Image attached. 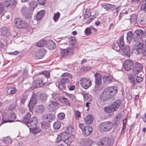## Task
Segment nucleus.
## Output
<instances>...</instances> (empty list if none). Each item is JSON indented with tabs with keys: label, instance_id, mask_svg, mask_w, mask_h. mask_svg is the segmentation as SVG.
I'll return each instance as SVG.
<instances>
[{
	"label": "nucleus",
	"instance_id": "nucleus-1",
	"mask_svg": "<svg viewBox=\"0 0 146 146\" xmlns=\"http://www.w3.org/2000/svg\"><path fill=\"white\" fill-rule=\"evenodd\" d=\"M48 96L44 93H41L40 92H38L33 93L30 100L28 106L30 111H31L33 108L36 103V100L38 99L42 102H45L47 100Z\"/></svg>",
	"mask_w": 146,
	"mask_h": 146
},
{
	"label": "nucleus",
	"instance_id": "nucleus-2",
	"mask_svg": "<svg viewBox=\"0 0 146 146\" xmlns=\"http://www.w3.org/2000/svg\"><path fill=\"white\" fill-rule=\"evenodd\" d=\"M117 88L114 86L106 88L101 94V99L104 102L108 100L117 94Z\"/></svg>",
	"mask_w": 146,
	"mask_h": 146
},
{
	"label": "nucleus",
	"instance_id": "nucleus-3",
	"mask_svg": "<svg viewBox=\"0 0 146 146\" xmlns=\"http://www.w3.org/2000/svg\"><path fill=\"white\" fill-rule=\"evenodd\" d=\"M132 46L133 52L136 54H141L146 56V48L143 47V43L140 41H134Z\"/></svg>",
	"mask_w": 146,
	"mask_h": 146
},
{
	"label": "nucleus",
	"instance_id": "nucleus-4",
	"mask_svg": "<svg viewBox=\"0 0 146 146\" xmlns=\"http://www.w3.org/2000/svg\"><path fill=\"white\" fill-rule=\"evenodd\" d=\"M113 126V124L111 123L106 121L101 123L99 126V128L101 131H108L111 129Z\"/></svg>",
	"mask_w": 146,
	"mask_h": 146
},
{
	"label": "nucleus",
	"instance_id": "nucleus-5",
	"mask_svg": "<svg viewBox=\"0 0 146 146\" xmlns=\"http://www.w3.org/2000/svg\"><path fill=\"white\" fill-rule=\"evenodd\" d=\"M14 25L17 28L25 29L26 28L28 24L26 21L22 20L21 18H16L14 21Z\"/></svg>",
	"mask_w": 146,
	"mask_h": 146
},
{
	"label": "nucleus",
	"instance_id": "nucleus-6",
	"mask_svg": "<svg viewBox=\"0 0 146 146\" xmlns=\"http://www.w3.org/2000/svg\"><path fill=\"white\" fill-rule=\"evenodd\" d=\"M16 116L15 113L12 111H10L8 113L7 116H6V117H3V118L2 119V122L3 123H5L7 122H11L14 121L16 118Z\"/></svg>",
	"mask_w": 146,
	"mask_h": 146
},
{
	"label": "nucleus",
	"instance_id": "nucleus-7",
	"mask_svg": "<svg viewBox=\"0 0 146 146\" xmlns=\"http://www.w3.org/2000/svg\"><path fill=\"white\" fill-rule=\"evenodd\" d=\"M74 53L72 47H68L60 51V53L62 57L69 56Z\"/></svg>",
	"mask_w": 146,
	"mask_h": 146
},
{
	"label": "nucleus",
	"instance_id": "nucleus-8",
	"mask_svg": "<svg viewBox=\"0 0 146 146\" xmlns=\"http://www.w3.org/2000/svg\"><path fill=\"white\" fill-rule=\"evenodd\" d=\"M80 81L82 86L86 89L88 88L92 85L91 80L87 78H82Z\"/></svg>",
	"mask_w": 146,
	"mask_h": 146
},
{
	"label": "nucleus",
	"instance_id": "nucleus-9",
	"mask_svg": "<svg viewBox=\"0 0 146 146\" xmlns=\"http://www.w3.org/2000/svg\"><path fill=\"white\" fill-rule=\"evenodd\" d=\"M59 103L57 101L53 100L50 101L48 103L47 108L50 111H53L56 109V107L58 106Z\"/></svg>",
	"mask_w": 146,
	"mask_h": 146
},
{
	"label": "nucleus",
	"instance_id": "nucleus-10",
	"mask_svg": "<svg viewBox=\"0 0 146 146\" xmlns=\"http://www.w3.org/2000/svg\"><path fill=\"white\" fill-rule=\"evenodd\" d=\"M143 31L141 29H137L134 32L133 39L134 41H140L142 38Z\"/></svg>",
	"mask_w": 146,
	"mask_h": 146
},
{
	"label": "nucleus",
	"instance_id": "nucleus-11",
	"mask_svg": "<svg viewBox=\"0 0 146 146\" xmlns=\"http://www.w3.org/2000/svg\"><path fill=\"white\" fill-rule=\"evenodd\" d=\"M21 11L23 15L26 19H28L31 17L32 12L31 10H29L28 8L27 7L23 6Z\"/></svg>",
	"mask_w": 146,
	"mask_h": 146
},
{
	"label": "nucleus",
	"instance_id": "nucleus-12",
	"mask_svg": "<svg viewBox=\"0 0 146 146\" xmlns=\"http://www.w3.org/2000/svg\"><path fill=\"white\" fill-rule=\"evenodd\" d=\"M111 142L110 138L106 137L103 138L99 143V146H110Z\"/></svg>",
	"mask_w": 146,
	"mask_h": 146
},
{
	"label": "nucleus",
	"instance_id": "nucleus-13",
	"mask_svg": "<svg viewBox=\"0 0 146 146\" xmlns=\"http://www.w3.org/2000/svg\"><path fill=\"white\" fill-rule=\"evenodd\" d=\"M38 120L36 117L32 118L28 124L27 126L29 127L31 132V131L32 128L36 127L38 123Z\"/></svg>",
	"mask_w": 146,
	"mask_h": 146
},
{
	"label": "nucleus",
	"instance_id": "nucleus-14",
	"mask_svg": "<svg viewBox=\"0 0 146 146\" xmlns=\"http://www.w3.org/2000/svg\"><path fill=\"white\" fill-rule=\"evenodd\" d=\"M133 64L132 62L129 60H126L124 62V67L126 70L129 71L133 67Z\"/></svg>",
	"mask_w": 146,
	"mask_h": 146
},
{
	"label": "nucleus",
	"instance_id": "nucleus-15",
	"mask_svg": "<svg viewBox=\"0 0 146 146\" xmlns=\"http://www.w3.org/2000/svg\"><path fill=\"white\" fill-rule=\"evenodd\" d=\"M143 66L141 64L136 62L135 63L133 71L135 73V74H137L142 70Z\"/></svg>",
	"mask_w": 146,
	"mask_h": 146
},
{
	"label": "nucleus",
	"instance_id": "nucleus-16",
	"mask_svg": "<svg viewBox=\"0 0 146 146\" xmlns=\"http://www.w3.org/2000/svg\"><path fill=\"white\" fill-rule=\"evenodd\" d=\"M46 53V50L45 49L42 48L38 50L36 53V57H35V59H38L42 58Z\"/></svg>",
	"mask_w": 146,
	"mask_h": 146
},
{
	"label": "nucleus",
	"instance_id": "nucleus-17",
	"mask_svg": "<svg viewBox=\"0 0 146 146\" xmlns=\"http://www.w3.org/2000/svg\"><path fill=\"white\" fill-rule=\"evenodd\" d=\"M92 131V127L89 125L85 126L83 129L82 132L83 134L85 136H87L90 135Z\"/></svg>",
	"mask_w": 146,
	"mask_h": 146
},
{
	"label": "nucleus",
	"instance_id": "nucleus-18",
	"mask_svg": "<svg viewBox=\"0 0 146 146\" xmlns=\"http://www.w3.org/2000/svg\"><path fill=\"white\" fill-rule=\"evenodd\" d=\"M92 141L89 138H85L82 139L81 144L82 146H91L92 144Z\"/></svg>",
	"mask_w": 146,
	"mask_h": 146
},
{
	"label": "nucleus",
	"instance_id": "nucleus-19",
	"mask_svg": "<svg viewBox=\"0 0 146 146\" xmlns=\"http://www.w3.org/2000/svg\"><path fill=\"white\" fill-rule=\"evenodd\" d=\"M33 85L35 88L41 87L43 85V81L40 79H36L33 82Z\"/></svg>",
	"mask_w": 146,
	"mask_h": 146
},
{
	"label": "nucleus",
	"instance_id": "nucleus-20",
	"mask_svg": "<svg viewBox=\"0 0 146 146\" xmlns=\"http://www.w3.org/2000/svg\"><path fill=\"white\" fill-rule=\"evenodd\" d=\"M94 76L95 77V82L97 86L100 85L102 81V76L99 73H96L94 74Z\"/></svg>",
	"mask_w": 146,
	"mask_h": 146
},
{
	"label": "nucleus",
	"instance_id": "nucleus-21",
	"mask_svg": "<svg viewBox=\"0 0 146 146\" xmlns=\"http://www.w3.org/2000/svg\"><path fill=\"white\" fill-rule=\"evenodd\" d=\"M43 118L44 119H47V121L50 122L52 119L55 118V116L52 113L44 114L43 115Z\"/></svg>",
	"mask_w": 146,
	"mask_h": 146
},
{
	"label": "nucleus",
	"instance_id": "nucleus-22",
	"mask_svg": "<svg viewBox=\"0 0 146 146\" xmlns=\"http://www.w3.org/2000/svg\"><path fill=\"white\" fill-rule=\"evenodd\" d=\"M47 45L48 48L50 50L54 49L56 47V44L51 40H47Z\"/></svg>",
	"mask_w": 146,
	"mask_h": 146
},
{
	"label": "nucleus",
	"instance_id": "nucleus-23",
	"mask_svg": "<svg viewBox=\"0 0 146 146\" xmlns=\"http://www.w3.org/2000/svg\"><path fill=\"white\" fill-rule=\"evenodd\" d=\"M121 101L119 99L116 100L111 103L112 106L113 107L115 111L119 107L121 104Z\"/></svg>",
	"mask_w": 146,
	"mask_h": 146
},
{
	"label": "nucleus",
	"instance_id": "nucleus-24",
	"mask_svg": "<svg viewBox=\"0 0 146 146\" xmlns=\"http://www.w3.org/2000/svg\"><path fill=\"white\" fill-rule=\"evenodd\" d=\"M15 2V0H5L4 4L6 7H11L13 5Z\"/></svg>",
	"mask_w": 146,
	"mask_h": 146
},
{
	"label": "nucleus",
	"instance_id": "nucleus-25",
	"mask_svg": "<svg viewBox=\"0 0 146 146\" xmlns=\"http://www.w3.org/2000/svg\"><path fill=\"white\" fill-rule=\"evenodd\" d=\"M113 79V78L111 76H105L103 77V80L104 82L107 84L111 82Z\"/></svg>",
	"mask_w": 146,
	"mask_h": 146
},
{
	"label": "nucleus",
	"instance_id": "nucleus-26",
	"mask_svg": "<svg viewBox=\"0 0 146 146\" xmlns=\"http://www.w3.org/2000/svg\"><path fill=\"white\" fill-rule=\"evenodd\" d=\"M124 52L125 55L129 57L132 53V51L130 49L129 46L128 45L126 46L123 50Z\"/></svg>",
	"mask_w": 146,
	"mask_h": 146
},
{
	"label": "nucleus",
	"instance_id": "nucleus-27",
	"mask_svg": "<svg viewBox=\"0 0 146 146\" xmlns=\"http://www.w3.org/2000/svg\"><path fill=\"white\" fill-rule=\"evenodd\" d=\"M133 37H134V34H133V33L131 31H130L128 32L126 37V40L127 42L128 43H130Z\"/></svg>",
	"mask_w": 146,
	"mask_h": 146
},
{
	"label": "nucleus",
	"instance_id": "nucleus-28",
	"mask_svg": "<svg viewBox=\"0 0 146 146\" xmlns=\"http://www.w3.org/2000/svg\"><path fill=\"white\" fill-rule=\"evenodd\" d=\"M93 118L91 115H89L86 116L85 119V122L87 124H89L91 123L93 121Z\"/></svg>",
	"mask_w": 146,
	"mask_h": 146
},
{
	"label": "nucleus",
	"instance_id": "nucleus-29",
	"mask_svg": "<svg viewBox=\"0 0 146 146\" xmlns=\"http://www.w3.org/2000/svg\"><path fill=\"white\" fill-rule=\"evenodd\" d=\"M59 100L60 102L66 106H70V102L66 98L64 97L61 98H60Z\"/></svg>",
	"mask_w": 146,
	"mask_h": 146
},
{
	"label": "nucleus",
	"instance_id": "nucleus-30",
	"mask_svg": "<svg viewBox=\"0 0 146 146\" xmlns=\"http://www.w3.org/2000/svg\"><path fill=\"white\" fill-rule=\"evenodd\" d=\"M50 124L49 122H43L41 124L42 127L44 129L48 130L50 129Z\"/></svg>",
	"mask_w": 146,
	"mask_h": 146
},
{
	"label": "nucleus",
	"instance_id": "nucleus-31",
	"mask_svg": "<svg viewBox=\"0 0 146 146\" xmlns=\"http://www.w3.org/2000/svg\"><path fill=\"white\" fill-rule=\"evenodd\" d=\"M74 139V135H72L68 138H67L64 140V142L68 146H69L70 145L71 142L73 141Z\"/></svg>",
	"mask_w": 146,
	"mask_h": 146
},
{
	"label": "nucleus",
	"instance_id": "nucleus-32",
	"mask_svg": "<svg viewBox=\"0 0 146 146\" xmlns=\"http://www.w3.org/2000/svg\"><path fill=\"white\" fill-rule=\"evenodd\" d=\"M104 111L107 113H110L112 112L115 110L111 104L110 106L105 107L104 109Z\"/></svg>",
	"mask_w": 146,
	"mask_h": 146
},
{
	"label": "nucleus",
	"instance_id": "nucleus-33",
	"mask_svg": "<svg viewBox=\"0 0 146 146\" xmlns=\"http://www.w3.org/2000/svg\"><path fill=\"white\" fill-rule=\"evenodd\" d=\"M31 117V115L29 113H27L25 117L23 119V121L27 125L30 121V119Z\"/></svg>",
	"mask_w": 146,
	"mask_h": 146
},
{
	"label": "nucleus",
	"instance_id": "nucleus-34",
	"mask_svg": "<svg viewBox=\"0 0 146 146\" xmlns=\"http://www.w3.org/2000/svg\"><path fill=\"white\" fill-rule=\"evenodd\" d=\"M102 6L107 11H109L110 9H112V8H114L115 7L114 5L107 3L104 4Z\"/></svg>",
	"mask_w": 146,
	"mask_h": 146
},
{
	"label": "nucleus",
	"instance_id": "nucleus-35",
	"mask_svg": "<svg viewBox=\"0 0 146 146\" xmlns=\"http://www.w3.org/2000/svg\"><path fill=\"white\" fill-rule=\"evenodd\" d=\"M9 29L5 27H3L1 28V31L2 35L4 36H6L9 33Z\"/></svg>",
	"mask_w": 146,
	"mask_h": 146
},
{
	"label": "nucleus",
	"instance_id": "nucleus-36",
	"mask_svg": "<svg viewBox=\"0 0 146 146\" xmlns=\"http://www.w3.org/2000/svg\"><path fill=\"white\" fill-rule=\"evenodd\" d=\"M44 11L42 10L37 13L36 15V19L37 20H40L42 18L44 15Z\"/></svg>",
	"mask_w": 146,
	"mask_h": 146
},
{
	"label": "nucleus",
	"instance_id": "nucleus-37",
	"mask_svg": "<svg viewBox=\"0 0 146 146\" xmlns=\"http://www.w3.org/2000/svg\"><path fill=\"white\" fill-rule=\"evenodd\" d=\"M47 40H41L39 42L36 44V46L39 47H43L47 45Z\"/></svg>",
	"mask_w": 146,
	"mask_h": 146
},
{
	"label": "nucleus",
	"instance_id": "nucleus-38",
	"mask_svg": "<svg viewBox=\"0 0 146 146\" xmlns=\"http://www.w3.org/2000/svg\"><path fill=\"white\" fill-rule=\"evenodd\" d=\"M16 90L13 87H9L7 90V93L9 95L14 94L16 92Z\"/></svg>",
	"mask_w": 146,
	"mask_h": 146
},
{
	"label": "nucleus",
	"instance_id": "nucleus-39",
	"mask_svg": "<svg viewBox=\"0 0 146 146\" xmlns=\"http://www.w3.org/2000/svg\"><path fill=\"white\" fill-rule=\"evenodd\" d=\"M44 107L42 105H40L37 106L36 108V111L38 113H42L45 111Z\"/></svg>",
	"mask_w": 146,
	"mask_h": 146
},
{
	"label": "nucleus",
	"instance_id": "nucleus-40",
	"mask_svg": "<svg viewBox=\"0 0 146 146\" xmlns=\"http://www.w3.org/2000/svg\"><path fill=\"white\" fill-rule=\"evenodd\" d=\"M59 81L61 83L65 85L70 82L69 80L65 78H61Z\"/></svg>",
	"mask_w": 146,
	"mask_h": 146
},
{
	"label": "nucleus",
	"instance_id": "nucleus-41",
	"mask_svg": "<svg viewBox=\"0 0 146 146\" xmlns=\"http://www.w3.org/2000/svg\"><path fill=\"white\" fill-rule=\"evenodd\" d=\"M61 124L60 122L57 121L53 124V127L55 129H59L61 127Z\"/></svg>",
	"mask_w": 146,
	"mask_h": 146
},
{
	"label": "nucleus",
	"instance_id": "nucleus-42",
	"mask_svg": "<svg viewBox=\"0 0 146 146\" xmlns=\"http://www.w3.org/2000/svg\"><path fill=\"white\" fill-rule=\"evenodd\" d=\"M122 115L121 113H119L117 114V116L115 118V122H114V124L116 125L117 122L120 120L122 117Z\"/></svg>",
	"mask_w": 146,
	"mask_h": 146
},
{
	"label": "nucleus",
	"instance_id": "nucleus-43",
	"mask_svg": "<svg viewBox=\"0 0 146 146\" xmlns=\"http://www.w3.org/2000/svg\"><path fill=\"white\" fill-rule=\"evenodd\" d=\"M69 44L67 43H61L59 44V46L61 50H62L64 49L69 47L68 46Z\"/></svg>",
	"mask_w": 146,
	"mask_h": 146
},
{
	"label": "nucleus",
	"instance_id": "nucleus-44",
	"mask_svg": "<svg viewBox=\"0 0 146 146\" xmlns=\"http://www.w3.org/2000/svg\"><path fill=\"white\" fill-rule=\"evenodd\" d=\"M75 38L74 37H72L69 38L68 42L69 43L71 44V47H74V44L75 42Z\"/></svg>",
	"mask_w": 146,
	"mask_h": 146
},
{
	"label": "nucleus",
	"instance_id": "nucleus-45",
	"mask_svg": "<svg viewBox=\"0 0 146 146\" xmlns=\"http://www.w3.org/2000/svg\"><path fill=\"white\" fill-rule=\"evenodd\" d=\"M119 44L121 46V48L123 49V47L124 45V41L123 40V36H121L119 38Z\"/></svg>",
	"mask_w": 146,
	"mask_h": 146
},
{
	"label": "nucleus",
	"instance_id": "nucleus-46",
	"mask_svg": "<svg viewBox=\"0 0 146 146\" xmlns=\"http://www.w3.org/2000/svg\"><path fill=\"white\" fill-rule=\"evenodd\" d=\"M60 16V14L59 12L55 13L54 14L53 18V20L55 22H56L59 19Z\"/></svg>",
	"mask_w": 146,
	"mask_h": 146
},
{
	"label": "nucleus",
	"instance_id": "nucleus-47",
	"mask_svg": "<svg viewBox=\"0 0 146 146\" xmlns=\"http://www.w3.org/2000/svg\"><path fill=\"white\" fill-rule=\"evenodd\" d=\"M32 131L33 133L34 134H37L41 131V129L37 127L32 128L31 131Z\"/></svg>",
	"mask_w": 146,
	"mask_h": 146
},
{
	"label": "nucleus",
	"instance_id": "nucleus-48",
	"mask_svg": "<svg viewBox=\"0 0 146 146\" xmlns=\"http://www.w3.org/2000/svg\"><path fill=\"white\" fill-rule=\"evenodd\" d=\"M121 46L119 44V42L117 41L115 43L113 48L114 50L117 51L121 48Z\"/></svg>",
	"mask_w": 146,
	"mask_h": 146
},
{
	"label": "nucleus",
	"instance_id": "nucleus-49",
	"mask_svg": "<svg viewBox=\"0 0 146 146\" xmlns=\"http://www.w3.org/2000/svg\"><path fill=\"white\" fill-rule=\"evenodd\" d=\"M3 141L5 143L7 144H10L12 142L11 139L9 137L4 138Z\"/></svg>",
	"mask_w": 146,
	"mask_h": 146
},
{
	"label": "nucleus",
	"instance_id": "nucleus-50",
	"mask_svg": "<svg viewBox=\"0 0 146 146\" xmlns=\"http://www.w3.org/2000/svg\"><path fill=\"white\" fill-rule=\"evenodd\" d=\"M81 113L78 111H75V115L76 119L78 120L81 117Z\"/></svg>",
	"mask_w": 146,
	"mask_h": 146
},
{
	"label": "nucleus",
	"instance_id": "nucleus-51",
	"mask_svg": "<svg viewBox=\"0 0 146 146\" xmlns=\"http://www.w3.org/2000/svg\"><path fill=\"white\" fill-rule=\"evenodd\" d=\"M17 103L16 102L12 103L11 105L8 107V109L10 111L14 109L16 107Z\"/></svg>",
	"mask_w": 146,
	"mask_h": 146
},
{
	"label": "nucleus",
	"instance_id": "nucleus-52",
	"mask_svg": "<svg viewBox=\"0 0 146 146\" xmlns=\"http://www.w3.org/2000/svg\"><path fill=\"white\" fill-rule=\"evenodd\" d=\"M141 9L146 12V0L144 1L141 6Z\"/></svg>",
	"mask_w": 146,
	"mask_h": 146
},
{
	"label": "nucleus",
	"instance_id": "nucleus-53",
	"mask_svg": "<svg viewBox=\"0 0 146 146\" xmlns=\"http://www.w3.org/2000/svg\"><path fill=\"white\" fill-rule=\"evenodd\" d=\"M37 2L34 1H32L29 3L30 7L32 9H34L37 6Z\"/></svg>",
	"mask_w": 146,
	"mask_h": 146
},
{
	"label": "nucleus",
	"instance_id": "nucleus-54",
	"mask_svg": "<svg viewBox=\"0 0 146 146\" xmlns=\"http://www.w3.org/2000/svg\"><path fill=\"white\" fill-rule=\"evenodd\" d=\"M58 119L60 120H63L64 119L65 117V114L63 112H61L59 113L58 115Z\"/></svg>",
	"mask_w": 146,
	"mask_h": 146
},
{
	"label": "nucleus",
	"instance_id": "nucleus-55",
	"mask_svg": "<svg viewBox=\"0 0 146 146\" xmlns=\"http://www.w3.org/2000/svg\"><path fill=\"white\" fill-rule=\"evenodd\" d=\"M27 98V95L26 94H24L22 98H21V103L23 104H24Z\"/></svg>",
	"mask_w": 146,
	"mask_h": 146
},
{
	"label": "nucleus",
	"instance_id": "nucleus-56",
	"mask_svg": "<svg viewBox=\"0 0 146 146\" xmlns=\"http://www.w3.org/2000/svg\"><path fill=\"white\" fill-rule=\"evenodd\" d=\"M66 95L68 96L71 100L74 99L76 98L75 96L73 94H70L68 93H66Z\"/></svg>",
	"mask_w": 146,
	"mask_h": 146
},
{
	"label": "nucleus",
	"instance_id": "nucleus-57",
	"mask_svg": "<svg viewBox=\"0 0 146 146\" xmlns=\"http://www.w3.org/2000/svg\"><path fill=\"white\" fill-rule=\"evenodd\" d=\"M60 135L61 136V137L62 140L64 141V140L68 138V135L65 133H60Z\"/></svg>",
	"mask_w": 146,
	"mask_h": 146
},
{
	"label": "nucleus",
	"instance_id": "nucleus-58",
	"mask_svg": "<svg viewBox=\"0 0 146 146\" xmlns=\"http://www.w3.org/2000/svg\"><path fill=\"white\" fill-rule=\"evenodd\" d=\"M39 74H43L47 77H48L50 76V73L48 71L42 72H39Z\"/></svg>",
	"mask_w": 146,
	"mask_h": 146
},
{
	"label": "nucleus",
	"instance_id": "nucleus-59",
	"mask_svg": "<svg viewBox=\"0 0 146 146\" xmlns=\"http://www.w3.org/2000/svg\"><path fill=\"white\" fill-rule=\"evenodd\" d=\"M85 32V34L87 35H89L91 34V29L89 28L86 29Z\"/></svg>",
	"mask_w": 146,
	"mask_h": 146
},
{
	"label": "nucleus",
	"instance_id": "nucleus-60",
	"mask_svg": "<svg viewBox=\"0 0 146 146\" xmlns=\"http://www.w3.org/2000/svg\"><path fill=\"white\" fill-rule=\"evenodd\" d=\"M56 86H58L59 88L61 90L64 89H65V87L64 85L62 83H60L58 84V85H57V84H56Z\"/></svg>",
	"mask_w": 146,
	"mask_h": 146
},
{
	"label": "nucleus",
	"instance_id": "nucleus-61",
	"mask_svg": "<svg viewBox=\"0 0 146 146\" xmlns=\"http://www.w3.org/2000/svg\"><path fill=\"white\" fill-rule=\"evenodd\" d=\"M131 2L133 4L137 5L140 2V0H131Z\"/></svg>",
	"mask_w": 146,
	"mask_h": 146
},
{
	"label": "nucleus",
	"instance_id": "nucleus-62",
	"mask_svg": "<svg viewBox=\"0 0 146 146\" xmlns=\"http://www.w3.org/2000/svg\"><path fill=\"white\" fill-rule=\"evenodd\" d=\"M131 20L132 21H135L137 20V17L135 14H133L132 15L131 18Z\"/></svg>",
	"mask_w": 146,
	"mask_h": 146
},
{
	"label": "nucleus",
	"instance_id": "nucleus-63",
	"mask_svg": "<svg viewBox=\"0 0 146 146\" xmlns=\"http://www.w3.org/2000/svg\"><path fill=\"white\" fill-rule=\"evenodd\" d=\"M61 137V136L60 135V134L58 135L56 141V142L57 143H59L60 141L62 140Z\"/></svg>",
	"mask_w": 146,
	"mask_h": 146
},
{
	"label": "nucleus",
	"instance_id": "nucleus-64",
	"mask_svg": "<svg viewBox=\"0 0 146 146\" xmlns=\"http://www.w3.org/2000/svg\"><path fill=\"white\" fill-rule=\"evenodd\" d=\"M91 14L90 12L86 11V12L85 15L84 16V18L85 19H87L91 15Z\"/></svg>",
	"mask_w": 146,
	"mask_h": 146
}]
</instances>
